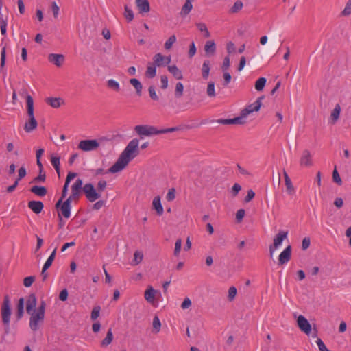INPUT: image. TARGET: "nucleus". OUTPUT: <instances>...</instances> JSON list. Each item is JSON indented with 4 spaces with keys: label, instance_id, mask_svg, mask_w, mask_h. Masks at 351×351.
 <instances>
[{
    "label": "nucleus",
    "instance_id": "nucleus-63",
    "mask_svg": "<svg viewBox=\"0 0 351 351\" xmlns=\"http://www.w3.org/2000/svg\"><path fill=\"white\" fill-rule=\"evenodd\" d=\"M316 343L318 346L319 351H328L329 350H328L326 345L324 344V343L323 342V341L321 339L318 338L317 340L316 341Z\"/></svg>",
    "mask_w": 351,
    "mask_h": 351
},
{
    "label": "nucleus",
    "instance_id": "nucleus-49",
    "mask_svg": "<svg viewBox=\"0 0 351 351\" xmlns=\"http://www.w3.org/2000/svg\"><path fill=\"white\" fill-rule=\"evenodd\" d=\"M182 247V240L181 239H178L176 240L175 243V249L173 252V254L175 256H178Z\"/></svg>",
    "mask_w": 351,
    "mask_h": 351
},
{
    "label": "nucleus",
    "instance_id": "nucleus-32",
    "mask_svg": "<svg viewBox=\"0 0 351 351\" xmlns=\"http://www.w3.org/2000/svg\"><path fill=\"white\" fill-rule=\"evenodd\" d=\"M210 70V61L208 60H206L204 61L202 67V75L204 80H207L208 78Z\"/></svg>",
    "mask_w": 351,
    "mask_h": 351
},
{
    "label": "nucleus",
    "instance_id": "nucleus-39",
    "mask_svg": "<svg viewBox=\"0 0 351 351\" xmlns=\"http://www.w3.org/2000/svg\"><path fill=\"white\" fill-rule=\"evenodd\" d=\"M68 188H69V186L65 185V184L64 185L62 191L61 197L56 204V209L59 208V206L62 204V202L63 201V199L66 196L67 193H68Z\"/></svg>",
    "mask_w": 351,
    "mask_h": 351
},
{
    "label": "nucleus",
    "instance_id": "nucleus-12",
    "mask_svg": "<svg viewBox=\"0 0 351 351\" xmlns=\"http://www.w3.org/2000/svg\"><path fill=\"white\" fill-rule=\"evenodd\" d=\"M291 256V247L288 245L279 255L278 265H282L289 261Z\"/></svg>",
    "mask_w": 351,
    "mask_h": 351
},
{
    "label": "nucleus",
    "instance_id": "nucleus-47",
    "mask_svg": "<svg viewBox=\"0 0 351 351\" xmlns=\"http://www.w3.org/2000/svg\"><path fill=\"white\" fill-rule=\"evenodd\" d=\"M134 260L132 261V264L134 265H136L140 262H141L143 255L142 252L136 251L134 252Z\"/></svg>",
    "mask_w": 351,
    "mask_h": 351
},
{
    "label": "nucleus",
    "instance_id": "nucleus-60",
    "mask_svg": "<svg viewBox=\"0 0 351 351\" xmlns=\"http://www.w3.org/2000/svg\"><path fill=\"white\" fill-rule=\"evenodd\" d=\"M245 211L244 209H239L237 210L236 213V220L238 223L241 222L244 216H245Z\"/></svg>",
    "mask_w": 351,
    "mask_h": 351
},
{
    "label": "nucleus",
    "instance_id": "nucleus-30",
    "mask_svg": "<svg viewBox=\"0 0 351 351\" xmlns=\"http://www.w3.org/2000/svg\"><path fill=\"white\" fill-rule=\"evenodd\" d=\"M168 71L177 79L182 80L183 75L182 71L177 67L176 65L168 66Z\"/></svg>",
    "mask_w": 351,
    "mask_h": 351
},
{
    "label": "nucleus",
    "instance_id": "nucleus-31",
    "mask_svg": "<svg viewBox=\"0 0 351 351\" xmlns=\"http://www.w3.org/2000/svg\"><path fill=\"white\" fill-rule=\"evenodd\" d=\"M130 83L134 87L136 93L138 96H141L142 94L143 86L141 82L136 78H132L130 80Z\"/></svg>",
    "mask_w": 351,
    "mask_h": 351
},
{
    "label": "nucleus",
    "instance_id": "nucleus-43",
    "mask_svg": "<svg viewBox=\"0 0 351 351\" xmlns=\"http://www.w3.org/2000/svg\"><path fill=\"white\" fill-rule=\"evenodd\" d=\"M243 8V3L241 1H237L233 6L230 8V12L231 13H237L241 10Z\"/></svg>",
    "mask_w": 351,
    "mask_h": 351
},
{
    "label": "nucleus",
    "instance_id": "nucleus-17",
    "mask_svg": "<svg viewBox=\"0 0 351 351\" xmlns=\"http://www.w3.org/2000/svg\"><path fill=\"white\" fill-rule=\"evenodd\" d=\"M288 232L287 231H280L274 239V243L271 244L274 247H278L282 243L283 240L287 237Z\"/></svg>",
    "mask_w": 351,
    "mask_h": 351
},
{
    "label": "nucleus",
    "instance_id": "nucleus-38",
    "mask_svg": "<svg viewBox=\"0 0 351 351\" xmlns=\"http://www.w3.org/2000/svg\"><path fill=\"white\" fill-rule=\"evenodd\" d=\"M184 86L181 82H178L176 85L175 97L180 98L183 95Z\"/></svg>",
    "mask_w": 351,
    "mask_h": 351
},
{
    "label": "nucleus",
    "instance_id": "nucleus-19",
    "mask_svg": "<svg viewBox=\"0 0 351 351\" xmlns=\"http://www.w3.org/2000/svg\"><path fill=\"white\" fill-rule=\"evenodd\" d=\"M283 176H284V178H285V182L287 192L289 195H293L295 193V189H294V186H293V184H292V182H291L290 178L289 177L288 174L285 170H284V171H283Z\"/></svg>",
    "mask_w": 351,
    "mask_h": 351
},
{
    "label": "nucleus",
    "instance_id": "nucleus-37",
    "mask_svg": "<svg viewBox=\"0 0 351 351\" xmlns=\"http://www.w3.org/2000/svg\"><path fill=\"white\" fill-rule=\"evenodd\" d=\"M267 80L265 77H260L258 78L256 82H255V88L258 91H261L263 90L265 84H266Z\"/></svg>",
    "mask_w": 351,
    "mask_h": 351
},
{
    "label": "nucleus",
    "instance_id": "nucleus-36",
    "mask_svg": "<svg viewBox=\"0 0 351 351\" xmlns=\"http://www.w3.org/2000/svg\"><path fill=\"white\" fill-rule=\"evenodd\" d=\"M154 64L152 65L149 64L147 68V71L145 72V75L147 78L152 79L154 78L156 75V69Z\"/></svg>",
    "mask_w": 351,
    "mask_h": 351
},
{
    "label": "nucleus",
    "instance_id": "nucleus-41",
    "mask_svg": "<svg viewBox=\"0 0 351 351\" xmlns=\"http://www.w3.org/2000/svg\"><path fill=\"white\" fill-rule=\"evenodd\" d=\"M153 328L155 333H158L160 330L161 323L158 316H155L153 319Z\"/></svg>",
    "mask_w": 351,
    "mask_h": 351
},
{
    "label": "nucleus",
    "instance_id": "nucleus-58",
    "mask_svg": "<svg viewBox=\"0 0 351 351\" xmlns=\"http://www.w3.org/2000/svg\"><path fill=\"white\" fill-rule=\"evenodd\" d=\"M7 21L8 17H5V19H1V21H0V29L3 35L6 34Z\"/></svg>",
    "mask_w": 351,
    "mask_h": 351
},
{
    "label": "nucleus",
    "instance_id": "nucleus-59",
    "mask_svg": "<svg viewBox=\"0 0 351 351\" xmlns=\"http://www.w3.org/2000/svg\"><path fill=\"white\" fill-rule=\"evenodd\" d=\"M51 11L53 12V16L55 18H57L58 16V14H59L60 8H59V7L58 6V5L56 4V3L55 1L51 3Z\"/></svg>",
    "mask_w": 351,
    "mask_h": 351
},
{
    "label": "nucleus",
    "instance_id": "nucleus-15",
    "mask_svg": "<svg viewBox=\"0 0 351 351\" xmlns=\"http://www.w3.org/2000/svg\"><path fill=\"white\" fill-rule=\"evenodd\" d=\"M37 300L35 294H30L26 302V311L27 313H31L33 311H35V308L36 306Z\"/></svg>",
    "mask_w": 351,
    "mask_h": 351
},
{
    "label": "nucleus",
    "instance_id": "nucleus-45",
    "mask_svg": "<svg viewBox=\"0 0 351 351\" xmlns=\"http://www.w3.org/2000/svg\"><path fill=\"white\" fill-rule=\"evenodd\" d=\"M148 92H149V97L152 100L158 101V99H159L158 96L157 95L156 92V88L153 85H152L149 87Z\"/></svg>",
    "mask_w": 351,
    "mask_h": 351
},
{
    "label": "nucleus",
    "instance_id": "nucleus-21",
    "mask_svg": "<svg viewBox=\"0 0 351 351\" xmlns=\"http://www.w3.org/2000/svg\"><path fill=\"white\" fill-rule=\"evenodd\" d=\"M38 123L35 117H29V121L25 123L24 130L26 132L29 133L37 128Z\"/></svg>",
    "mask_w": 351,
    "mask_h": 351
},
{
    "label": "nucleus",
    "instance_id": "nucleus-14",
    "mask_svg": "<svg viewBox=\"0 0 351 351\" xmlns=\"http://www.w3.org/2000/svg\"><path fill=\"white\" fill-rule=\"evenodd\" d=\"M48 60L56 66L60 67L64 61V56L62 54L50 53L48 56Z\"/></svg>",
    "mask_w": 351,
    "mask_h": 351
},
{
    "label": "nucleus",
    "instance_id": "nucleus-40",
    "mask_svg": "<svg viewBox=\"0 0 351 351\" xmlns=\"http://www.w3.org/2000/svg\"><path fill=\"white\" fill-rule=\"evenodd\" d=\"M107 86L115 91H119L120 90L119 84L112 79L107 81Z\"/></svg>",
    "mask_w": 351,
    "mask_h": 351
},
{
    "label": "nucleus",
    "instance_id": "nucleus-29",
    "mask_svg": "<svg viewBox=\"0 0 351 351\" xmlns=\"http://www.w3.org/2000/svg\"><path fill=\"white\" fill-rule=\"evenodd\" d=\"M156 292L152 286H149L145 291V299L149 302H152L155 298Z\"/></svg>",
    "mask_w": 351,
    "mask_h": 351
},
{
    "label": "nucleus",
    "instance_id": "nucleus-34",
    "mask_svg": "<svg viewBox=\"0 0 351 351\" xmlns=\"http://www.w3.org/2000/svg\"><path fill=\"white\" fill-rule=\"evenodd\" d=\"M341 112V107L339 104H337L335 107V108L332 110L331 114H330V119H331V123L332 124H335L337 121L339 119V114Z\"/></svg>",
    "mask_w": 351,
    "mask_h": 351
},
{
    "label": "nucleus",
    "instance_id": "nucleus-20",
    "mask_svg": "<svg viewBox=\"0 0 351 351\" xmlns=\"http://www.w3.org/2000/svg\"><path fill=\"white\" fill-rule=\"evenodd\" d=\"M136 4L140 13L149 11V3L147 0H136Z\"/></svg>",
    "mask_w": 351,
    "mask_h": 351
},
{
    "label": "nucleus",
    "instance_id": "nucleus-5",
    "mask_svg": "<svg viewBox=\"0 0 351 351\" xmlns=\"http://www.w3.org/2000/svg\"><path fill=\"white\" fill-rule=\"evenodd\" d=\"M1 315L3 323L5 325L9 326L11 315V308L8 295H5L4 297L1 307Z\"/></svg>",
    "mask_w": 351,
    "mask_h": 351
},
{
    "label": "nucleus",
    "instance_id": "nucleus-61",
    "mask_svg": "<svg viewBox=\"0 0 351 351\" xmlns=\"http://www.w3.org/2000/svg\"><path fill=\"white\" fill-rule=\"evenodd\" d=\"M230 64L229 56H226L223 59V62L221 66V69L223 71H226L229 69Z\"/></svg>",
    "mask_w": 351,
    "mask_h": 351
},
{
    "label": "nucleus",
    "instance_id": "nucleus-27",
    "mask_svg": "<svg viewBox=\"0 0 351 351\" xmlns=\"http://www.w3.org/2000/svg\"><path fill=\"white\" fill-rule=\"evenodd\" d=\"M113 338H114V336H113V333L112 331V328H109L107 332L106 337L101 341V344H100L101 347H102V348L107 347L108 345H110L112 343Z\"/></svg>",
    "mask_w": 351,
    "mask_h": 351
},
{
    "label": "nucleus",
    "instance_id": "nucleus-18",
    "mask_svg": "<svg viewBox=\"0 0 351 351\" xmlns=\"http://www.w3.org/2000/svg\"><path fill=\"white\" fill-rule=\"evenodd\" d=\"M45 102L52 108H58L64 104V100L60 97H47Z\"/></svg>",
    "mask_w": 351,
    "mask_h": 351
},
{
    "label": "nucleus",
    "instance_id": "nucleus-4",
    "mask_svg": "<svg viewBox=\"0 0 351 351\" xmlns=\"http://www.w3.org/2000/svg\"><path fill=\"white\" fill-rule=\"evenodd\" d=\"M110 140L106 137L100 138L98 141L95 139L82 140L77 145V148L84 152L95 150L101 144Z\"/></svg>",
    "mask_w": 351,
    "mask_h": 351
},
{
    "label": "nucleus",
    "instance_id": "nucleus-1",
    "mask_svg": "<svg viewBox=\"0 0 351 351\" xmlns=\"http://www.w3.org/2000/svg\"><path fill=\"white\" fill-rule=\"evenodd\" d=\"M181 130L180 126L158 130L156 127L149 125H138L134 127V131L140 136H149L152 135L177 132Z\"/></svg>",
    "mask_w": 351,
    "mask_h": 351
},
{
    "label": "nucleus",
    "instance_id": "nucleus-6",
    "mask_svg": "<svg viewBox=\"0 0 351 351\" xmlns=\"http://www.w3.org/2000/svg\"><path fill=\"white\" fill-rule=\"evenodd\" d=\"M83 181L78 178L71 186V194L68 197L70 201H77L83 191Z\"/></svg>",
    "mask_w": 351,
    "mask_h": 351
},
{
    "label": "nucleus",
    "instance_id": "nucleus-64",
    "mask_svg": "<svg viewBox=\"0 0 351 351\" xmlns=\"http://www.w3.org/2000/svg\"><path fill=\"white\" fill-rule=\"evenodd\" d=\"M311 244V240L309 237H305L302 242V249L306 250L308 249Z\"/></svg>",
    "mask_w": 351,
    "mask_h": 351
},
{
    "label": "nucleus",
    "instance_id": "nucleus-48",
    "mask_svg": "<svg viewBox=\"0 0 351 351\" xmlns=\"http://www.w3.org/2000/svg\"><path fill=\"white\" fill-rule=\"evenodd\" d=\"M332 180L334 182L337 183L339 186H341L342 184V180L340 178V176L336 169V167H335V169L332 172Z\"/></svg>",
    "mask_w": 351,
    "mask_h": 351
},
{
    "label": "nucleus",
    "instance_id": "nucleus-11",
    "mask_svg": "<svg viewBox=\"0 0 351 351\" xmlns=\"http://www.w3.org/2000/svg\"><path fill=\"white\" fill-rule=\"evenodd\" d=\"M300 165L302 167H310L313 166V160L311 152L308 149H304L302 152V156L300 159Z\"/></svg>",
    "mask_w": 351,
    "mask_h": 351
},
{
    "label": "nucleus",
    "instance_id": "nucleus-16",
    "mask_svg": "<svg viewBox=\"0 0 351 351\" xmlns=\"http://www.w3.org/2000/svg\"><path fill=\"white\" fill-rule=\"evenodd\" d=\"M28 207L34 213L39 214L43 209V203L40 201L32 200L28 202Z\"/></svg>",
    "mask_w": 351,
    "mask_h": 351
},
{
    "label": "nucleus",
    "instance_id": "nucleus-33",
    "mask_svg": "<svg viewBox=\"0 0 351 351\" xmlns=\"http://www.w3.org/2000/svg\"><path fill=\"white\" fill-rule=\"evenodd\" d=\"M23 313H24V298H21L19 300L17 306H16V315L17 319H20L23 317Z\"/></svg>",
    "mask_w": 351,
    "mask_h": 351
},
{
    "label": "nucleus",
    "instance_id": "nucleus-3",
    "mask_svg": "<svg viewBox=\"0 0 351 351\" xmlns=\"http://www.w3.org/2000/svg\"><path fill=\"white\" fill-rule=\"evenodd\" d=\"M139 140L134 138L130 141L120 156L128 163L139 154Z\"/></svg>",
    "mask_w": 351,
    "mask_h": 351
},
{
    "label": "nucleus",
    "instance_id": "nucleus-46",
    "mask_svg": "<svg viewBox=\"0 0 351 351\" xmlns=\"http://www.w3.org/2000/svg\"><path fill=\"white\" fill-rule=\"evenodd\" d=\"M176 41V36L175 35L171 36L165 43V48L166 49H170Z\"/></svg>",
    "mask_w": 351,
    "mask_h": 351
},
{
    "label": "nucleus",
    "instance_id": "nucleus-51",
    "mask_svg": "<svg viewBox=\"0 0 351 351\" xmlns=\"http://www.w3.org/2000/svg\"><path fill=\"white\" fill-rule=\"evenodd\" d=\"M45 180V173L43 172V171H39V175L33 179L32 182H44Z\"/></svg>",
    "mask_w": 351,
    "mask_h": 351
},
{
    "label": "nucleus",
    "instance_id": "nucleus-26",
    "mask_svg": "<svg viewBox=\"0 0 351 351\" xmlns=\"http://www.w3.org/2000/svg\"><path fill=\"white\" fill-rule=\"evenodd\" d=\"M27 112L29 117H34V100L31 95H27L26 97Z\"/></svg>",
    "mask_w": 351,
    "mask_h": 351
},
{
    "label": "nucleus",
    "instance_id": "nucleus-7",
    "mask_svg": "<svg viewBox=\"0 0 351 351\" xmlns=\"http://www.w3.org/2000/svg\"><path fill=\"white\" fill-rule=\"evenodd\" d=\"M83 192L86 197L91 202H95L101 197V195L96 191L94 186L90 183L86 184L83 186Z\"/></svg>",
    "mask_w": 351,
    "mask_h": 351
},
{
    "label": "nucleus",
    "instance_id": "nucleus-10",
    "mask_svg": "<svg viewBox=\"0 0 351 351\" xmlns=\"http://www.w3.org/2000/svg\"><path fill=\"white\" fill-rule=\"evenodd\" d=\"M297 324L301 331L306 335H309L311 332V325L306 317L303 315H299L297 319Z\"/></svg>",
    "mask_w": 351,
    "mask_h": 351
},
{
    "label": "nucleus",
    "instance_id": "nucleus-24",
    "mask_svg": "<svg viewBox=\"0 0 351 351\" xmlns=\"http://www.w3.org/2000/svg\"><path fill=\"white\" fill-rule=\"evenodd\" d=\"M152 206L159 216L163 214L164 210L163 207L161 204L160 196H156L154 198L152 202Z\"/></svg>",
    "mask_w": 351,
    "mask_h": 351
},
{
    "label": "nucleus",
    "instance_id": "nucleus-54",
    "mask_svg": "<svg viewBox=\"0 0 351 351\" xmlns=\"http://www.w3.org/2000/svg\"><path fill=\"white\" fill-rule=\"evenodd\" d=\"M34 280H35V277L34 276L25 277L23 279V285L26 287H29L32 286V285L34 282Z\"/></svg>",
    "mask_w": 351,
    "mask_h": 351
},
{
    "label": "nucleus",
    "instance_id": "nucleus-28",
    "mask_svg": "<svg viewBox=\"0 0 351 351\" xmlns=\"http://www.w3.org/2000/svg\"><path fill=\"white\" fill-rule=\"evenodd\" d=\"M204 51L207 55H213L216 51V45L213 40H208L204 45Z\"/></svg>",
    "mask_w": 351,
    "mask_h": 351
},
{
    "label": "nucleus",
    "instance_id": "nucleus-13",
    "mask_svg": "<svg viewBox=\"0 0 351 351\" xmlns=\"http://www.w3.org/2000/svg\"><path fill=\"white\" fill-rule=\"evenodd\" d=\"M71 201L70 199H66L63 203L60 204L59 208L58 210H60V213L61 216H64L65 218L68 219L71 216Z\"/></svg>",
    "mask_w": 351,
    "mask_h": 351
},
{
    "label": "nucleus",
    "instance_id": "nucleus-55",
    "mask_svg": "<svg viewBox=\"0 0 351 351\" xmlns=\"http://www.w3.org/2000/svg\"><path fill=\"white\" fill-rule=\"evenodd\" d=\"M351 14V0H348L346 3L345 8L341 12L343 16H348Z\"/></svg>",
    "mask_w": 351,
    "mask_h": 351
},
{
    "label": "nucleus",
    "instance_id": "nucleus-53",
    "mask_svg": "<svg viewBox=\"0 0 351 351\" xmlns=\"http://www.w3.org/2000/svg\"><path fill=\"white\" fill-rule=\"evenodd\" d=\"M5 59H6V47H3L1 49V64H0V68L2 69L5 63Z\"/></svg>",
    "mask_w": 351,
    "mask_h": 351
},
{
    "label": "nucleus",
    "instance_id": "nucleus-62",
    "mask_svg": "<svg viewBox=\"0 0 351 351\" xmlns=\"http://www.w3.org/2000/svg\"><path fill=\"white\" fill-rule=\"evenodd\" d=\"M161 88L166 89L168 86V78L167 75L160 76Z\"/></svg>",
    "mask_w": 351,
    "mask_h": 351
},
{
    "label": "nucleus",
    "instance_id": "nucleus-25",
    "mask_svg": "<svg viewBox=\"0 0 351 351\" xmlns=\"http://www.w3.org/2000/svg\"><path fill=\"white\" fill-rule=\"evenodd\" d=\"M30 191L40 197H44L47 193V190L45 186L37 185L32 186Z\"/></svg>",
    "mask_w": 351,
    "mask_h": 351
},
{
    "label": "nucleus",
    "instance_id": "nucleus-57",
    "mask_svg": "<svg viewBox=\"0 0 351 351\" xmlns=\"http://www.w3.org/2000/svg\"><path fill=\"white\" fill-rule=\"evenodd\" d=\"M100 306H95L93 308V309L92 310V312H91V319L93 320H95L98 318V317L99 316V313H100Z\"/></svg>",
    "mask_w": 351,
    "mask_h": 351
},
{
    "label": "nucleus",
    "instance_id": "nucleus-22",
    "mask_svg": "<svg viewBox=\"0 0 351 351\" xmlns=\"http://www.w3.org/2000/svg\"><path fill=\"white\" fill-rule=\"evenodd\" d=\"M165 60L166 56H163L160 53L155 54L153 57L154 64L158 67L166 66Z\"/></svg>",
    "mask_w": 351,
    "mask_h": 351
},
{
    "label": "nucleus",
    "instance_id": "nucleus-2",
    "mask_svg": "<svg viewBox=\"0 0 351 351\" xmlns=\"http://www.w3.org/2000/svg\"><path fill=\"white\" fill-rule=\"evenodd\" d=\"M46 303L44 300L40 302L37 310L28 313L31 315L29 319V327L32 330L36 331L39 327V323H42L45 319Z\"/></svg>",
    "mask_w": 351,
    "mask_h": 351
},
{
    "label": "nucleus",
    "instance_id": "nucleus-42",
    "mask_svg": "<svg viewBox=\"0 0 351 351\" xmlns=\"http://www.w3.org/2000/svg\"><path fill=\"white\" fill-rule=\"evenodd\" d=\"M206 93L207 95L210 97L215 96V83L213 82H210L208 84Z\"/></svg>",
    "mask_w": 351,
    "mask_h": 351
},
{
    "label": "nucleus",
    "instance_id": "nucleus-9",
    "mask_svg": "<svg viewBox=\"0 0 351 351\" xmlns=\"http://www.w3.org/2000/svg\"><path fill=\"white\" fill-rule=\"evenodd\" d=\"M128 162L123 159L121 156L118 158L117 160L112 165L108 170V173H115L121 171L127 165Z\"/></svg>",
    "mask_w": 351,
    "mask_h": 351
},
{
    "label": "nucleus",
    "instance_id": "nucleus-50",
    "mask_svg": "<svg viewBox=\"0 0 351 351\" xmlns=\"http://www.w3.org/2000/svg\"><path fill=\"white\" fill-rule=\"evenodd\" d=\"M245 117H243L242 112H241L240 116L232 119V124L243 125L245 123Z\"/></svg>",
    "mask_w": 351,
    "mask_h": 351
},
{
    "label": "nucleus",
    "instance_id": "nucleus-44",
    "mask_svg": "<svg viewBox=\"0 0 351 351\" xmlns=\"http://www.w3.org/2000/svg\"><path fill=\"white\" fill-rule=\"evenodd\" d=\"M124 16L128 21H132L134 19L133 11L127 5L125 6Z\"/></svg>",
    "mask_w": 351,
    "mask_h": 351
},
{
    "label": "nucleus",
    "instance_id": "nucleus-8",
    "mask_svg": "<svg viewBox=\"0 0 351 351\" xmlns=\"http://www.w3.org/2000/svg\"><path fill=\"white\" fill-rule=\"evenodd\" d=\"M263 99H264V96H261L256 99V101L254 103L247 106L244 109H243L241 110L243 117H247L250 113H252L254 111L255 112L258 111L262 105L261 101Z\"/></svg>",
    "mask_w": 351,
    "mask_h": 351
},
{
    "label": "nucleus",
    "instance_id": "nucleus-52",
    "mask_svg": "<svg viewBox=\"0 0 351 351\" xmlns=\"http://www.w3.org/2000/svg\"><path fill=\"white\" fill-rule=\"evenodd\" d=\"M237 295V289L234 287H230L228 289V298L229 301H233Z\"/></svg>",
    "mask_w": 351,
    "mask_h": 351
},
{
    "label": "nucleus",
    "instance_id": "nucleus-56",
    "mask_svg": "<svg viewBox=\"0 0 351 351\" xmlns=\"http://www.w3.org/2000/svg\"><path fill=\"white\" fill-rule=\"evenodd\" d=\"M176 198V189L174 188H171L169 190L166 199L168 202H171Z\"/></svg>",
    "mask_w": 351,
    "mask_h": 351
},
{
    "label": "nucleus",
    "instance_id": "nucleus-35",
    "mask_svg": "<svg viewBox=\"0 0 351 351\" xmlns=\"http://www.w3.org/2000/svg\"><path fill=\"white\" fill-rule=\"evenodd\" d=\"M60 157L56 155H52L51 156V162L54 169H56V171L60 176Z\"/></svg>",
    "mask_w": 351,
    "mask_h": 351
},
{
    "label": "nucleus",
    "instance_id": "nucleus-23",
    "mask_svg": "<svg viewBox=\"0 0 351 351\" xmlns=\"http://www.w3.org/2000/svg\"><path fill=\"white\" fill-rule=\"evenodd\" d=\"M192 2L190 0H186L184 4L183 5L182 10L180 12V15L181 17L186 16L189 12L191 11L193 8Z\"/></svg>",
    "mask_w": 351,
    "mask_h": 351
}]
</instances>
